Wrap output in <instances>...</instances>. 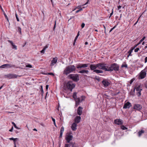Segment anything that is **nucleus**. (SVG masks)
I'll list each match as a JSON object with an SVG mask.
<instances>
[{
    "mask_svg": "<svg viewBox=\"0 0 147 147\" xmlns=\"http://www.w3.org/2000/svg\"><path fill=\"white\" fill-rule=\"evenodd\" d=\"M121 67H126V68H127V64H122L121 65Z\"/></svg>",
    "mask_w": 147,
    "mask_h": 147,
    "instance_id": "c9c22d12",
    "label": "nucleus"
},
{
    "mask_svg": "<svg viewBox=\"0 0 147 147\" xmlns=\"http://www.w3.org/2000/svg\"><path fill=\"white\" fill-rule=\"evenodd\" d=\"M140 85H138L136 88H135L134 89H135V90L136 89L137 91H138L140 90L141 91L142 89L140 88Z\"/></svg>",
    "mask_w": 147,
    "mask_h": 147,
    "instance_id": "cd10ccee",
    "label": "nucleus"
},
{
    "mask_svg": "<svg viewBox=\"0 0 147 147\" xmlns=\"http://www.w3.org/2000/svg\"><path fill=\"white\" fill-rule=\"evenodd\" d=\"M40 91H41V93H40V94H41V95L42 96L43 94V91L42 89V85L40 86Z\"/></svg>",
    "mask_w": 147,
    "mask_h": 147,
    "instance_id": "c756f323",
    "label": "nucleus"
},
{
    "mask_svg": "<svg viewBox=\"0 0 147 147\" xmlns=\"http://www.w3.org/2000/svg\"><path fill=\"white\" fill-rule=\"evenodd\" d=\"M9 139L10 140H13V141H14V138H9Z\"/></svg>",
    "mask_w": 147,
    "mask_h": 147,
    "instance_id": "69168bd1",
    "label": "nucleus"
},
{
    "mask_svg": "<svg viewBox=\"0 0 147 147\" xmlns=\"http://www.w3.org/2000/svg\"><path fill=\"white\" fill-rule=\"evenodd\" d=\"M3 14H4V15L5 18L7 19V20L8 21L9 20H8V18L6 14L5 13V12H3Z\"/></svg>",
    "mask_w": 147,
    "mask_h": 147,
    "instance_id": "4c0bfd02",
    "label": "nucleus"
},
{
    "mask_svg": "<svg viewBox=\"0 0 147 147\" xmlns=\"http://www.w3.org/2000/svg\"><path fill=\"white\" fill-rule=\"evenodd\" d=\"M68 78L72 79L75 82H77L79 80V75L78 74H71L68 75Z\"/></svg>",
    "mask_w": 147,
    "mask_h": 147,
    "instance_id": "20e7f679",
    "label": "nucleus"
},
{
    "mask_svg": "<svg viewBox=\"0 0 147 147\" xmlns=\"http://www.w3.org/2000/svg\"><path fill=\"white\" fill-rule=\"evenodd\" d=\"M15 16H16V18L17 21L18 22L19 21H20L19 20V19L18 18V15H17V14L16 13V14Z\"/></svg>",
    "mask_w": 147,
    "mask_h": 147,
    "instance_id": "79ce46f5",
    "label": "nucleus"
},
{
    "mask_svg": "<svg viewBox=\"0 0 147 147\" xmlns=\"http://www.w3.org/2000/svg\"><path fill=\"white\" fill-rule=\"evenodd\" d=\"M139 48H137L135 49L134 51L135 52H137L139 50Z\"/></svg>",
    "mask_w": 147,
    "mask_h": 147,
    "instance_id": "c03bdc74",
    "label": "nucleus"
},
{
    "mask_svg": "<svg viewBox=\"0 0 147 147\" xmlns=\"http://www.w3.org/2000/svg\"><path fill=\"white\" fill-rule=\"evenodd\" d=\"M135 91V89H134L132 92H131V94L134 95V92Z\"/></svg>",
    "mask_w": 147,
    "mask_h": 147,
    "instance_id": "49530a36",
    "label": "nucleus"
},
{
    "mask_svg": "<svg viewBox=\"0 0 147 147\" xmlns=\"http://www.w3.org/2000/svg\"><path fill=\"white\" fill-rule=\"evenodd\" d=\"M7 78L9 79L15 78H17L18 77H20L21 76H18L16 74H9L6 75Z\"/></svg>",
    "mask_w": 147,
    "mask_h": 147,
    "instance_id": "0eeeda50",
    "label": "nucleus"
},
{
    "mask_svg": "<svg viewBox=\"0 0 147 147\" xmlns=\"http://www.w3.org/2000/svg\"><path fill=\"white\" fill-rule=\"evenodd\" d=\"M26 67H27L31 68L32 67V65L30 64H28L26 65Z\"/></svg>",
    "mask_w": 147,
    "mask_h": 147,
    "instance_id": "37998d69",
    "label": "nucleus"
},
{
    "mask_svg": "<svg viewBox=\"0 0 147 147\" xmlns=\"http://www.w3.org/2000/svg\"><path fill=\"white\" fill-rule=\"evenodd\" d=\"M107 71L112 72L113 71H117L119 70V65L116 63H113L110 65V69L106 70Z\"/></svg>",
    "mask_w": 147,
    "mask_h": 147,
    "instance_id": "7ed1b4c3",
    "label": "nucleus"
},
{
    "mask_svg": "<svg viewBox=\"0 0 147 147\" xmlns=\"http://www.w3.org/2000/svg\"><path fill=\"white\" fill-rule=\"evenodd\" d=\"M73 138V136L70 134L66 136L65 139L67 141V142L69 143L70 142V141L72 140Z\"/></svg>",
    "mask_w": 147,
    "mask_h": 147,
    "instance_id": "1a4fd4ad",
    "label": "nucleus"
},
{
    "mask_svg": "<svg viewBox=\"0 0 147 147\" xmlns=\"http://www.w3.org/2000/svg\"><path fill=\"white\" fill-rule=\"evenodd\" d=\"M121 128L123 130L127 129V128L124 126L123 125H122L121 126Z\"/></svg>",
    "mask_w": 147,
    "mask_h": 147,
    "instance_id": "2f4dec72",
    "label": "nucleus"
},
{
    "mask_svg": "<svg viewBox=\"0 0 147 147\" xmlns=\"http://www.w3.org/2000/svg\"><path fill=\"white\" fill-rule=\"evenodd\" d=\"M12 124L14 125V127L17 129H20V128L17 127L16 124L14 122H12Z\"/></svg>",
    "mask_w": 147,
    "mask_h": 147,
    "instance_id": "7c9ffc66",
    "label": "nucleus"
},
{
    "mask_svg": "<svg viewBox=\"0 0 147 147\" xmlns=\"http://www.w3.org/2000/svg\"><path fill=\"white\" fill-rule=\"evenodd\" d=\"M113 14V11H112V12L110 13V16L109 17V18Z\"/></svg>",
    "mask_w": 147,
    "mask_h": 147,
    "instance_id": "e2e57ef3",
    "label": "nucleus"
},
{
    "mask_svg": "<svg viewBox=\"0 0 147 147\" xmlns=\"http://www.w3.org/2000/svg\"><path fill=\"white\" fill-rule=\"evenodd\" d=\"M0 8L1 9L2 11H3V12H4V11L3 10V9H2L1 6V5H0Z\"/></svg>",
    "mask_w": 147,
    "mask_h": 147,
    "instance_id": "0e129e2a",
    "label": "nucleus"
},
{
    "mask_svg": "<svg viewBox=\"0 0 147 147\" xmlns=\"http://www.w3.org/2000/svg\"><path fill=\"white\" fill-rule=\"evenodd\" d=\"M119 91L118 92H115L114 94V95L115 96L117 95L119 93Z\"/></svg>",
    "mask_w": 147,
    "mask_h": 147,
    "instance_id": "4d7b16f0",
    "label": "nucleus"
},
{
    "mask_svg": "<svg viewBox=\"0 0 147 147\" xmlns=\"http://www.w3.org/2000/svg\"><path fill=\"white\" fill-rule=\"evenodd\" d=\"M8 42L10 43L12 46V48L13 49H14L15 50L17 49V46L16 45H13V42L9 40Z\"/></svg>",
    "mask_w": 147,
    "mask_h": 147,
    "instance_id": "b1692460",
    "label": "nucleus"
},
{
    "mask_svg": "<svg viewBox=\"0 0 147 147\" xmlns=\"http://www.w3.org/2000/svg\"><path fill=\"white\" fill-rule=\"evenodd\" d=\"M48 46L49 45H46L43 48V49L41 51V53H44L45 51L46 50V49L48 47Z\"/></svg>",
    "mask_w": 147,
    "mask_h": 147,
    "instance_id": "bb28decb",
    "label": "nucleus"
},
{
    "mask_svg": "<svg viewBox=\"0 0 147 147\" xmlns=\"http://www.w3.org/2000/svg\"><path fill=\"white\" fill-rule=\"evenodd\" d=\"M145 131L143 130H141L138 133V137H140L144 133Z\"/></svg>",
    "mask_w": 147,
    "mask_h": 147,
    "instance_id": "5701e85b",
    "label": "nucleus"
},
{
    "mask_svg": "<svg viewBox=\"0 0 147 147\" xmlns=\"http://www.w3.org/2000/svg\"><path fill=\"white\" fill-rule=\"evenodd\" d=\"M121 7V6H120V5H119V6H118V9H120Z\"/></svg>",
    "mask_w": 147,
    "mask_h": 147,
    "instance_id": "338daca9",
    "label": "nucleus"
},
{
    "mask_svg": "<svg viewBox=\"0 0 147 147\" xmlns=\"http://www.w3.org/2000/svg\"><path fill=\"white\" fill-rule=\"evenodd\" d=\"M81 102H82V101L84 100L85 97L84 96H81Z\"/></svg>",
    "mask_w": 147,
    "mask_h": 147,
    "instance_id": "09e8293b",
    "label": "nucleus"
},
{
    "mask_svg": "<svg viewBox=\"0 0 147 147\" xmlns=\"http://www.w3.org/2000/svg\"><path fill=\"white\" fill-rule=\"evenodd\" d=\"M81 117L80 116H77L74 119L75 123H79L80 121Z\"/></svg>",
    "mask_w": 147,
    "mask_h": 147,
    "instance_id": "dca6fc26",
    "label": "nucleus"
},
{
    "mask_svg": "<svg viewBox=\"0 0 147 147\" xmlns=\"http://www.w3.org/2000/svg\"><path fill=\"white\" fill-rule=\"evenodd\" d=\"M13 129V126H12V127L9 130V131H10L11 132L12 131Z\"/></svg>",
    "mask_w": 147,
    "mask_h": 147,
    "instance_id": "13d9d810",
    "label": "nucleus"
},
{
    "mask_svg": "<svg viewBox=\"0 0 147 147\" xmlns=\"http://www.w3.org/2000/svg\"><path fill=\"white\" fill-rule=\"evenodd\" d=\"M89 72V71L88 70H80L78 72V73L80 74H84L86 73V74H88Z\"/></svg>",
    "mask_w": 147,
    "mask_h": 147,
    "instance_id": "4be33fe9",
    "label": "nucleus"
},
{
    "mask_svg": "<svg viewBox=\"0 0 147 147\" xmlns=\"http://www.w3.org/2000/svg\"><path fill=\"white\" fill-rule=\"evenodd\" d=\"M57 58H53V59L52 60L51 63V66H53L57 62Z\"/></svg>",
    "mask_w": 147,
    "mask_h": 147,
    "instance_id": "a211bd4d",
    "label": "nucleus"
},
{
    "mask_svg": "<svg viewBox=\"0 0 147 147\" xmlns=\"http://www.w3.org/2000/svg\"><path fill=\"white\" fill-rule=\"evenodd\" d=\"M108 65H105V68L107 69V70H108V69H110V65L109 66H107Z\"/></svg>",
    "mask_w": 147,
    "mask_h": 147,
    "instance_id": "e433bc0d",
    "label": "nucleus"
},
{
    "mask_svg": "<svg viewBox=\"0 0 147 147\" xmlns=\"http://www.w3.org/2000/svg\"><path fill=\"white\" fill-rule=\"evenodd\" d=\"M83 108L81 107H79L77 110V113L78 115L80 116L82 113Z\"/></svg>",
    "mask_w": 147,
    "mask_h": 147,
    "instance_id": "4468645a",
    "label": "nucleus"
},
{
    "mask_svg": "<svg viewBox=\"0 0 147 147\" xmlns=\"http://www.w3.org/2000/svg\"><path fill=\"white\" fill-rule=\"evenodd\" d=\"M85 24L84 23H82V24L81 27H82V28H84V27L85 26Z\"/></svg>",
    "mask_w": 147,
    "mask_h": 147,
    "instance_id": "3c124183",
    "label": "nucleus"
},
{
    "mask_svg": "<svg viewBox=\"0 0 147 147\" xmlns=\"http://www.w3.org/2000/svg\"><path fill=\"white\" fill-rule=\"evenodd\" d=\"M48 87H49V85H46V89L47 90L48 89Z\"/></svg>",
    "mask_w": 147,
    "mask_h": 147,
    "instance_id": "680f3d73",
    "label": "nucleus"
},
{
    "mask_svg": "<svg viewBox=\"0 0 147 147\" xmlns=\"http://www.w3.org/2000/svg\"><path fill=\"white\" fill-rule=\"evenodd\" d=\"M123 121L120 119H117L114 121V123L118 125H121L123 123Z\"/></svg>",
    "mask_w": 147,
    "mask_h": 147,
    "instance_id": "9b49d317",
    "label": "nucleus"
},
{
    "mask_svg": "<svg viewBox=\"0 0 147 147\" xmlns=\"http://www.w3.org/2000/svg\"><path fill=\"white\" fill-rule=\"evenodd\" d=\"M131 103L129 102H127L124 104L123 107V109H128L129 108L131 107Z\"/></svg>",
    "mask_w": 147,
    "mask_h": 147,
    "instance_id": "2eb2a0df",
    "label": "nucleus"
},
{
    "mask_svg": "<svg viewBox=\"0 0 147 147\" xmlns=\"http://www.w3.org/2000/svg\"><path fill=\"white\" fill-rule=\"evenodd\" d=\"M135 47V46H134V47H132L131 49L129 50H130L132 52V51L133 50L136 48V47Z\"/></svg>",
    "mask_w": 147,
    "mask_h": 147,
    "instance_id": "ea45409f",
    "label": "nucleus"
},
{
    "mask_svg": "<svg viewBox=\"0 0 147 147\" xmlns=\"http://www.w3.org/2000/svg\"><path fill=\"white\" fill-rule=\"evenodd\" d=\"M146 75V73L145 71L143 70H142L139 76L140 78L141 79L144 78Z\"/></svg>",
    "mask_w": 147,
    "mask_h": 147,
    "instance_id": "f8f14e48",
    "label": "nucleus"
},
{
    "mask_svg": "<svg viewBox=\"0 0 147 147\" xmlns=\"http://www.w3.org/2000/svg\"><path fill=\"white\" fill-rule=\"evenodd\" d=\"M18 140V138H14V141H15L16 142L17 140Z\"/></svg>",
    "mask_w": 147,
    "mask_h": 147,
    "instance_id": "774afa93",
    "label": "nucleus"
},
{
    "mask_svg": "<svg viewBox=\"0 0 147 147\" xmlns=\"http://www.w3.org/2000/svg\"><path fill=\"white\" fill-rule=\"evenodd\" d=\"M52 120H53V122L54 124L55 125V126H56V124H55V119H54L53 118V117H52Z\"/></svg>",
    "mask_w": 147,
    "mask_h": 147,
    "instance_id": "a19ab883",
    "label": "nucleus"
},
{
    "mask_svg": "<svg viewBox=\"0 0 147 147\" xmlns=\"http://www.w3.org/2000/svg\"><path fill=\"white\" fill-rule=\"evenodd\" d=\"M75 84H74L72 81H69L64 85V87H66L68 90L71 91L72 89L75 88Z\"/></svg>",
    "mask_w": 147,
    "mask_h": 147,
    "instance_id": "f03ea898",
    "label": "nucleus"
},
{
    "mask_svg": "<svg viewBox=\"0 0 147 147\" xmlns=\"http://www.w3.org/2000/svg\"><path fill=\"white\" fill-rule=\"evenodd\" d=\"M76 68L74 65H70L66 67L63 71V74L67 75L70 73L73 72L76 70Z\"/></svg>",
    "mask_w": 147,
    "mask_h": 147,
    "instance_id": "f257e3e1",
    "label": "nucleus"
},
{
    "mask_svg": "<svg viewBox=\"0 0 147 147\" xmlns=\"http://www.w3.org/2000/svg\"><path fill=\"white\" fill-rule=\"evenodd\" d=\"M78 37L77 36H76V37L75 38V39H74V42H76L77 38H78Z\"/></svg>",
    "mask_w": 147,
    "mask_h": 147,
    "instance_id": "052dcab7",
    "label": "nucleus"
},
{
    "mask_svg": "<svg viewBox=\"0 0 147 147\" xmlns=\"http://www.w3.org/2000/svg\"><path fill=\"white\" fill-rule=\"evenodd\" d=\"M75 100L76 101V102L80 103V99L79 98H78L75 99Z\"/></svg>",
    "mask_w": 147,
    "mask_h": 147,
    "instance_id": "72a5a7b5",
    "label": "nucleus"
},
{
    "mask_svg": "<svg viewBox=\"0 0 147 147\" xmlns=\"http://www.w3.org/2000/svg\"><path fill=\"white\" fill-rule=\"evenodd\" d=\"M77 125L76 123H73L71 126V129L73 131H75L77 129Z\"/></svg>",
    "mask_w": 147,
    "mask_h": 147,
    "instance_id": "aec40b11",
    "label": "nucleus"
},
{
    "mask_svg": "<svg viewBox=\"0 0 147 147\" xmlns=\"http://www.w3.org/2000/svg\"><path fill=\"white\" fill-rule=\"evenodd\" d=\"M147 62V57H145V60H144V62L145 63H146Z\"/></svg>",
    "mask_w": 147,
    "mask_h": 147,
    "instance_id": "6e6d98bb",
    "label": "nucleus"
},
{
    "mask_svg": "<svg viewBox=\"0 0 147 147\" xmlns=\"http://www.w3.org/2000/svg\"><path fill=\"white\" fill-rule=\"evenodd\" d=\"M56 21H55V24H54V26L53 27L54 30V29L56 27Z\"/></svg>",
    "mask_w": 147,
    "mask_h": 147,
    "instance_id": "864d4df0",
    "label": "nucleus"
},
{
    "mask_svg": "<svg viewBox=\"0 0 147 147\" xmlns=\"http://www.w3.org/2000/svg\"><path fill=\"white\" fill-rule=\"evenodd\" d=\"M141 91H137L138 92L137 93V95L138 96H140L141 95Z\"/></svg>",
    "mask_w": 147,
    "mask_h": 147,
    "instance_id": "f704fd0d",
    "label": "nucleus"
},
{
    "mask_svg": "<svg viewBox=\"0 0 147 147\" xmlns=\"http://www.w3.org/2000/svg\"><path fill=\"white\" fill-rule=\"evenodd\" d=\"M116 26H114V27H113V28H111L109 31V32H111L115 28Z\"/></svg>",
    "mask_w": 147,
    "mask_h": 147,
    "instance_id": "de8ad7c7",
    "label": "nucleus"
},
{
    "mask_svg": "<svg viewBox=\"0 0 147 147\" xmlns=\"http://www.w3.org/2000/svg\"><path fill=\"white\" fill-rule=\"evenodd\" d=\"M142 106L141 105L138 104H135L133 107V108L134 109L136 110L140 111L142 109Z\"/></svg>",
    "mask_w": 147,
    "mask_h": 147,
    "instance_id": "9d476101",
    "label": "nucleus"
},
{
    "mask_svg": "<svg viewBox=\"0 0 147 147\" xmlns=\"http://www.w3.org/2000/svg\"><path fill=\"white\" fill-rule=\"evenodd\" d=\"M12 67H16L15 65H11V64H6L0 66V68H8Z\"/></svg>",
    "mask_w": 147,
    "mask_h": 147,
    "instance_id": "423d86ee",
    "label": "nucleus"
},
{
    "mask_svg": "<svg viewBox=\"0 0 147 147\" xmlns=\"http://www.w3.org/2000/svg\"><path fill=\"white\" fill-rule=\"evenodd\" d=\"M146 38V37L145 36H144L139 42L137 44L135 45V47H137L138 45H140L141 43Z\"/></svg>",
    "mask_w": 147,
    "mask_h": 147,
    "instance_id": "a878e982",
    "label": "nucleus"
},
{
    "mask_svg": "<svg viewBox=\"0 0 147 147\" xmlns=\"http://www.w3.org/2000/svg\"><path fill=\"white\" fill-rule=\"evenodd\" d=\"M48 74H49V75H52V76H54V74L53 73H48Z\"/></svg>",
    "mask_w": 147,
    "mask_h": 147,
    "instance_id": "603ef678",
    "label": "nucleus"
},
{
    "mask_svg": "<svg viewBox=\"0 0 147 147\" xmlns=\"http://www.w3.org/2000/svg\"><path fill=\"white\" fill-rule=\"evenodd\" d=\"M18 31L19 32L20 34H21V29L20 27H18Z\"/></svg>",
    "mask_w": 147,
    "mask_h": 147,
    "instance_id": "473e14b6",
    "label": "nucleus"
},
{
    "mask_svg": "<svg viewBox=\"0 0 147 147\" xmlns=\"http://www.w3.org/2000/svg\"><path fill=\"white\" fill-rule=\"evenodd\" d=\"M64 131V128L62 126L61 128L60 131V135L59 137V138H60L62 137L63 133Z\"/></svg>",
    "mask_w": 147,
    "mask_h": 147,
    "instance_id": "412c9836",
    "label": "nucleus"
},
{
    "mask_svg": "<svg viewBox=\"0 0 147 147\" xmlns=\"http://www.w3.org/2000/svg\"><path fill=\"white\" fill-rule=\"evenodd\" d=\"M90 67L91 70L94 71L97 68L96 64L95 65L90 64Z\"/></svg>",
    "mask_w": 147,
    "mask_h": 147,
    "instance_id": "6ab92c4d",
    "label": "nucleus"
},
{
    "mask_svg": "<svg viewBox=\"0 0 147 147\" xmlns=\"http://www.w3.org/2000/svg\"><path fill=\"white\" fill-rule=\"evenodd\" d=\"M132 51H131L130 50H129L128 51V53L129 54V56H131L132 55L131 54V53H132Z\"/></svg>",
    "mask_w": 147,
    "mask_h": 147,
    "instance_id": "58836bf2",
    "label": "nucleus"
},
{
    "mask_svg": "<svg viewBox=\"0 0 147 147\" xmlns=\"http://www.w3.org/2000/svg\"><path fill=\"white\" fill-rule=\"evenodd\" d=\"M79 105V103L76 102V106L77 107Z\"/></svg>",
    "mask_w": 147,
    "mask_h": 147,
    "instance_id": "bf43d9fd",
    "label": "nucleus"
},
{
    "mask_svg": "<svg viewBox=\"0 0 147 147\" xmlns=\"http://www.w3.org/2000/svg\"><path fill=\"white\" fill-rule=\"evenodd\" d=\"M107 64L104 63H100L96 64V67L99 69H102L104 70L105 71H107V70L105 68V65Z\"/></svg>",
    "mask_w": 147,
    "mask_h": 147,
    "instance_id": "39448f33",
    "label": "nucleus"
},
{
    "mask_svg": "<svg viewBox=\"0 0 147 147\" xmlns=\"http://www.w3.org/2000/svg\"><path fill=\"white\" fill-rule=\"evenodd\" d=\"M143 70L145 71V72H146V71H147V66H146L145 67V68Z\"/></svg>",
    "mask_w": 147,
    "mask_h": 147,
    "instance_id": "5fc2aeb1",
    "label": "nucleus"
},
{
    "mask_svg": "<svg viewBox=\"0 0 147 147\" xmlns=\"http://www.w3.org/2000/svg\"><path fill=\"white\" fill-rule=\"evenodd\" d=\"M102 82L105 87H108L110 84V83L106 80H104Z\"/></svg>",
    "mask_w": 147,
    "mask_h": 147,
    "instance_id": "ddd939ff",
    "label": "nucleus"
},
{
    "mask_svg": "<svg viewBox=\"0 0 147 147\" xmlns=\"http://www.w3.org/2000/svg\"><path fill=\"white\" fill-rule=\"evenodd\" d=\"M64 147H70V146H69L68 144H65V145Z\"/></svg>",
    "mask_w": 147,
    "mask_h": 147,
    "instance_id": "8fccbe9b",
    "label": "nucleus"
},
{
    "mask_svg": "<svg viewBox=\"0 0 147 147\" xmlns=\"http://www.w3.org/2000/svg\"><path fill=\"white\" fill-rule=\"evenodd\" d=\"M77 94L76 92H75L73 94V97L74 100L78 98L77 96Z\"/></svg>",
    "mask_w": 147,
    "mask_h": 147,
    "instance_id": "c85d7f7f",
    "label": "nucleus"
},
{
    "mask_svg": "<svg viewBox=\"0 0 147 147\" xmlns=\"http://www.w3.org/2000/svg\"><path fill=\"white\" fill-rule=\"evenodd\" d=\"M88 64H79L76 65V68L77 69L86 68L88 67Z\"/></svg>",
    "mask_w": 147,
    "mask_h": 147,
    "instance_id": "6e6552de",
    "label": "nucleus"
},
{
    "mask_svg": "<svg viewBox=\"0 0 147 147\" xmlns=\"http://www.w3.org/2000/svg\"><path fill=\"white\" fill-rule=\"evenodd\" d=\"M69 144H68L70 146H71L72 147H78V145L75 142H71L69 143Z\"/></svg>",
    "mask_w": 147,
    "mask_h": 147,
    "instance_id": "f3484780",
    "label": "nucleus"
},
{
    "mask_svg": "<svg viewBox=\"0 0 147 147\" xmlns=\"http://www.w3.org/2000/svg\"><path fill=\"white\" fill-rule=\"evenodd\" d=\"M93 72L96 73H102L103 72L102 70L99 69H95L93 71Z\"/></svg>",
    "mask_w": 147,
    "mask_h": 147,
    "instance_id": "393cba45",
    "label": "nucleus"
},
{
    "mask_svg": "<svg viewBox=\"0 0 147 147\" xmlns=\"http://www.w3.org/2000/svg\"><path fill=\"white\" fill-rule=\"evenodd\" d=\"M135 80V79H134V78H133L130 81V84H131L134 81V80Z\"/></svg>",
    "mask_w": 147,
    "mask_h": 147,
    "instance_id": "a18cd8bd",
    "label": "nucleus"
}]
</instances>
